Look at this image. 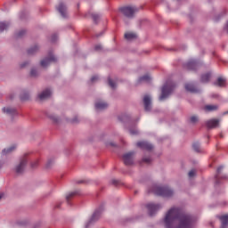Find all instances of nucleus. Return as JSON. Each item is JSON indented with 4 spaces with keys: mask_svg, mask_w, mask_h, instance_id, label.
Wrapping results in <instances>:
<instances>
[{
    "mask_svg": "<svg viewBox=\"0 0 228 228\" xmlns=\"http://www.w3.org/2000/svg\"><path fill=\"white\" fill-rule=\"evenodd\" d=\"M77 194V191L69 192V193L66 196V199H67L68 202L70 200V199H72L73 197H75Z\"/></svg>",
    "mask_w": 228,
    "mask_h": 228,
    "instance_id": "nucleus-30",
    "label": "nucleus"
},
{
    "mask_svg": "<svg viewBox=\"0 0 228 228\" xmlns=\"http://www.w3.org/2000/svg\"><path fill=\"white\" fill-rule=\"evenodd\" d=\"M57 11L60 12L62 18L65 19L68 17V8L64 3L61 2L59 4V5L57 6Z\"/></svg>",
    "mask_w": 228,
    "mask_h": 228,
    "instance_id": "nucleus-9",
    "label": "nucleus"
},
{
    "mask_svg": "<svg viewBox=\"0 0 228 228\" xmlns=\"http://www.w3.org/2000/svg\"><path fill=\"white\" fill-rule=\"evenodd\" d=\"M192 149L196 151V152H200V145L199 142H195L192 143Z\"/></svg>",
    "mask_w": 228,
    "mask_h": 228,
    "instance_id": "nucleus-28",
    "label": "nucleus"
},
{
    "mask_svg": "<svg viewBox=\"0 0 228 228\" xmlns=\"http://www.w3.org/2000/svg\"><path fill=\"white\" fill-rule=\"evenodd\" d=\"M102 48V46L101 45H96L94 46V50H95V51H101Z\"/></svg>",
    "mask_w": 228,
    "mask_h": 228,
    "instance_id": "nucleus-40",
    "label": "nucleus"
},
{
    "mask_svg": "<svg viewBox=\"0 0 228 228\" xmlns=\"http://www.w3.org/2000/svg\"><path fill=\"white\" fill-rule=\"evenodd\" d=\"M218 110V106L215 104H208L204 106V110L206 112H212Z\"/></svg>",
    "mask_w": 228,
    "mask_h": 228,
    "instance_id": "nucleus-20",
    "label": "nucleus"
},
{
    "mask_svg": "<svg viewBox=\"0 0 228 228\" xmlns=\"http://www.w3.org/2000/svg\"><path fill=\"white\" fill-rule=\"evenodd\" d=\"M108 106V103L102 101H98L96 103H94V108H96L97 110H106Z\"/></svg>",
    "mask_w": 228,
    "mask_h": 228,
    "instance_id": "nucleus-17",
    "label": "nucleus"
},
{
    "mask_svg": "<svg viewBox=\"0 0 228 228\" xmlns=\"http://www.w3.org/2000/svg\"><path fill=\"white\" fill-rule=\"evenodd\" d=\"M3 197H4L3 193H0V200H2Z\"/></svg>",
    "mask_w": 228,
    "mask_h": 228,
    "instance_id": "nucleus-48",
    "label": "nucleus"
},
{
    "mask_svg": "<svg viewBox=\"0 0 228 228\" xmlns=\"http://www.w3.org/2000/svg\"><path fill=\"white\" fill-rule=\"evenodd\" d=\"M215 86L225 87L227 86L226 79L223 77H218L216 81L214 82Z\"/></svg>",
    "mask_w": 228,
    "mask_h": 228,
    "instance_id": "nucleus-13",
    "label": "nucleus"
},
{
    "mask_svg": "<svg viewBox=\"0 0 228 228\" xmlns=\"http://www.w3.org/2000/svg\"><path fill=\"white\" fill-rule=\"evenodd\" d=\"M130 134L132 135H137L138 134V130L136 128H130Z\"/></svg>",
    "mask_w": 228,
    "mask_h": 228,
    "instance_id": "nucleus-34",
    "label": "nucleus"
},
{
    "mask_svg": "<svg viewBox=\"0 0 228 228\" xmlns=\"http://www.w3.org/2000/svg\"><path fill=\"white\" fill-rule=\"evenodd\" d=\"M27 99H28V95H27L26 97L21 96V100H22V101H26Z\"/></svg>",
    "mask_w": 228,
    "mask_h": 228,
    "instance_id": "nucleus-43",
    "label": "nucleus"
},
{
    "mask_svg": "<svg viewBox=\"0 0 228 228\" xmlns=\"http://www.w3.org/2000/svg\"><path fill=\"white\" fill-rule=\"evenodd\" d=\"M211 78V73H206L201 75L200 82L201 83H208Z\"/></svg>",
    "mask_w": 228,
    "mask_h": 228,
    "instance_id": "nucleus-23",
    "label": "nucleus"
},
{
    "mask_svg": "<svg viewBox=\"0 0 228 228\" xmlns=\"http://www.w3.org/2000/svg\"><path fill=\"white\" fill-rule=\"evenodd\" d=\"M184 88L187 92L191 93V94H197L200 92V90L192 84L187 83L184 86Z\"/></svg>",
    "mask_w": 228,
    "mask_h": 228,
    "instance_id": "nucleus-14",
    "label": "nucleus"
},
{
    "mask_svg": "<svg viewBox=\"0 0 228 228\" xmlns=\"http://www.w3.org/2000/svg\"><path fill=\"white\" fill-rule=\"evenodd\" d=\"M190 121H191V123L195 124L199 121V118L197 116H191L190 118Z\"/></svg>",
    "mask_w": 228,
    "mask_h": 228,
    "instance_id": "nucleus-32",
    "label": "nucleus"
},
{
    "mask_svg": "<svg viewBox=\"0 0 228 228\" xmlns=\"http://www.w3.org/2000/svg\"><path fill=\"white\" fill-rule=\"evenodd\" d=\"M146 208H148V214H150V216H153L156 214V212L161 208V205L155 203H148V205H146Z\"/></svg>",
    "mask_w": 228,
    "mask_h": 228,
    "instance_id": "nucleus-7",
    "label": "nucleus"
},
{
    "mask_svg": "<svg viewBox=\"0 0 228 228\" xmlns=\"http://www.w3.org/2000/svg\"><path fill=\"white\" fill-rule=\"evenodd\" d=\"M119 11L125 17L133 18L134 14L139 12V8L136 6H124L119 8Z\"/></svg>",
    "mask_w": 228,
    "mask_h": 228,
    "instance_id": "nucleus-4",
    "label": "nucleus"
},
{
    "mask_svg": "<svg viewBox=\"0 0 228 228\" xmlns=\"http://www.w3.org/2000/svg\"><path fill=\"white\" fill-rule=\"evenodd\" d=\"M175 87V85L173 81L167 80L164 86H162V94H160V97H159V100L160 102L165 101L168 96L171 94V93L174 91Z\"/></svg>",
    "mask_w": 228,
    "mask_h": 228,
    "instance_id": "nucleus-2",
    "label": "nucleus"
},
{
    "mask_svg": "<svg viewBox=\"0 0 228 228\" xmlns=\"http://www.w3.org/2000/svg\"><path fill=\"white\" fill-rule=\"evenodd\" d=\"M137 37V35L134 32H126L125 33V38L128 41H132V40H134L136 39Z\"/></svg>",
    "mask_w": 228,
    "mask_h": 228,
    "instance_id": "nucleus-21",
    "label": "nucleus"
},
{
    "mask_svg": "<svg viewBox=\"0 0 228 228\" xmlns=\"http://www.w3.org/2000/svg\"><path fill=\"white\" fill-rule=\"evenodd\" d=\"M26 34V30L22 29L17 33V37H22Z\"/></svg>",
    "mask_w": 228,
    "mask_h": 228,
    "instance_id": "nucleus-35",
    "label": "nucleus"
},
{
    "mask_svg": "<svg viewBox=\"0 0 228 228\" xmlns=\"http://www.w3.org/2000/svg\"><path fill=\"white\" fill-rule=\"evenodd\" d=\"M142 102H144V110L151 111V96L146 94L144 95V98L142 99Z\"/></svg>",
    "mask_w": 228,
    "mask_h": 228,
    "instance_id": "nucleus-12",
    "label": "nucleus"
},
{
    "mask_svg": "<svg viewBox=\"0 0 228 228\" xmlns=\"http://www.w3.org/2000/svg\"><path fill=\"white\" fill-rule=\"evenodd\" d=\"M38 165V160H35L34 162L31 163L32 168H35Z\"/></svg>",
    "mask_w": 228,
    "mask_h": 228,
    "instance_id": "nucleus-39",
    "label": "nucleus"
},
{
    "mask_svg": "<svg viewBox=\"0 0 228 228\" xmlns=\"http://www.w3.org/2000/svg\"><path fill=\"white\" fill-rule=\"evenodd\" d=\"M224 169V167L223 166H220L217 167L216 169V183H218V181H219V174L221 173V171Z\"/></svg>",
    "mask_w": 228,
    "mask_h": 228,
    "instance_id": "nucleus-29",
    "label": "nucleus"
},
{
    "mask_svg": "<svg viewBox=\"0 0 228 228\" xmlns=\"http://www.w3.org/2000/svg\"><path fill=\"white\" fill-rule=\"evenodd\" d=\"M56 208H60V205H57Z\"/></svg>",
    "mask_w": 228,
    "mask_h": 228,
    "instance_id": "nucleus-49",
    "label": "nucleus"
},
{
    "mask_svg": "<svg viewBox=\"0 0 228 228\" xmlns=\"http://www.w3.org/2000/svg\"><path fill=\"white\" fill-rule=\"evenodd\" d=\"M97 80H98V77L97 76H93V77L91 78L92 83H94Z\"/></svg>",
    "mask_w": 228,
    "mask_h": 228,
    "instance_id": "nucleus-41",
    "label": "nucleus"
},
{
    "mask_svg": "<svg viewBox=\"0 0 228 228\" xmlns=\"http://www.w3.org/2000/svg\"><path fill=\"white\" fill-rule=\"evenodd\" d=\"M15 149H16V146L12 145L7 149L3 150L2 154L3 155L9 154V153L12 152Z\"/></svg>",
    "mask_w": 228,
    "mask_h": 228,
    "instance_id": "nucleus-24",
    "label": "nucleus"
},
{
    "mask_svg": "<svg viewBox=\"0 0 228 228\" xmlns=\"http://www.w3.org/2000/svg\"><path fill=\"white\" fill-rule=\"evenodd\" d=\"M118 183L117 180H112V184L116 185Z\"/></svg>",
    "mask_w": 228,
    "mask_h": 228,
    "instance_id": "nucleus-44",
    "label": "nucleus"
},
{
    "mask_svg": "<svg viewBox=\"0 0 228 228\" xmlns=\"http://www.w3.org/2000/svg\"><path fill=\"white\" fill-rule=\"evenodd\" d=\"M38 51V46L35 45L34 47H31L30 49L28 50V53L32 55L35 54Z\"/></svg>",
    "mask_w": 228,
    "mask_h": 228,
    "instance_id": "nucleus-27",
    "label": "nucleus"
},
{
    "mask_svg": "<svg viewBox=\"0 0 228 228\" xmlns=\"http://www.w3.org/2000/svg\"><path fill=\"white\" fill-rule=\"evenodd\" d=\"M198 67V63L195 60H190L186 64L185 68L190 70H195Z\"/></svg>",
    "mask_w": 228,
    "mask_h": 228,
    "instance_id": "nucleus-18",
    "label": "nucleus"
},
{
    "mask_svg": "<svg viewBox=\"0 0 228 228\" xmlns=\"http://www.w3.org/2000/svg\"><path fill=\"white\" fill-rule=\"evenodd\" d=\"M152 192L155 193L157 196H162V197H171L174 194V191L172 189H170L167 186H153V189L151 190Z\"/></svg>",
    "mask_w": 228,
    "mask_h": 228,
    "instance_id": "nucleus-3",
    "label": "nucleus"
},
{
    "mask_svg": "<svg viewBox=\"0 0 228 228\" xmlns=\"http://www.w3.org/2000/svg\"><path fill=\"white\" fill-rule=\"evenodd\" d=\"M109 86H110L112 89L116 88V84L110 77H109Z\"/></svg>",
    "mask_w": 228,
    "mask_h": 228,
    "instance_id": "nucleus-31",
    "label": "nucleus"
},
{
    "mask_svg": "<svg viewBox=\"0 0 228 228\" xmlns=\"http://www.w3.org/2000/svg\"><path fill=\"white\" fill-rule=\"evenodd\" d=\"M142 162H144L146 164H150L151 162V159L150 157L142 158Z\"/></svg>",
    "mask_w": 228,
    "mask_h": 228,
    "instance_id": "nucleus-36",
    "label": "nucleus"
},
{
    "mask_svg": "<svg viewBox=\"0 0 228 228\" xmlns=\"http://www.w3.org/2000/svg\"><path fill=\"white\" fill-rule=\"evenodd\" d=\"M26 65H27V63H23V64H21V68H25V67H26Z\"/></svg>",
    "mask_w": 228,
    "mask_h": 228,
    "instance_id": "nucleus-47",
    "label": "nucleus"
},
{
    "mask_svg": "<svg viewBox=\"0 0 228 228\" xmlns=\"http://www.w3.org/2000/svg\"><path fill=\"white\" fill-rule=\"evenodd\" d=\"M137 147L146 151H151L153 149V145L146 141L137 142Z\"/></svg>",
    "mask_w": 228,
    "mask_h": 228,
    "instance_id": "nucleus-11",
    "label": "nucleus"
},
{
    "mask_svg": "<svg viewBox=\"0 0 228 228\" xmlns=\"http://www.w3.org/2000/svg\"><path fill=\"white\" fill-rule=\"evenodd\" d=\"M165 228H193V219L191 216L183 214L181 208L173 207L164 217Z\"/></svg>",
    "mask_w": 228,
    "mask_h": 228,
    "instance_id": "nucleus-1",
    "label": "nucleus"
},
{
    "mask_svg": "<svg viewBox=\"0 0 228 228\" xmlns=\"http://www.w3.org/2000/svg\"><path fill=\"white\" fill-rule=\"evenodd\" d=\"M225 28H226V30H227V33H228V20L226 22Z\"/></svg>",
    "mask_w": 228,
    "mask_h": 228,
    "instance_id": "nucleus-46",
    "label": "nucleus"
},
{
    "mask_svg": "<svg viewBox=\"0 0 228 228\" xmlns=\"http://www.w3.org/2000/svg\"><path fill=\"white\" fill-rule=\"evenodd\" d=\"M9 26H10L9 22H0V31L4 32V30H7Z\"/></svg>",
    "mask_w": 228,
    "mask_h": 228,
    "instance_id": "nucleus-25",
    "label": "nucleus"
},
{
    "mask_svg": "<svg viewBox=\"0 0 228 228\" xmlns=\"http://www.w3.org/2000/svg\"><path fill=\"white\" fill-rule=\"evenodd\" d=\"M27 163H28V154H25L20 158V163L15 167V171L18 175L22 174L25 171Z\"/></svg>",
    "mask_w": 228,
    "mask_h": 228,
    "instance_id": "nucleus-5",
    "label": "nucleus"
},
{
    "mask_svg": "<svg viewBox=\"0 0 228 228\" xmlns=\"http://www.w3.org/2000/svg\"><path fill=\"white\" fill-rule=\"evenodd\" d=\"M219 124H220V120L217 118H211L206 121V126L208 129L216 128L219 126Z\"/></svg>",
    "mask_w": 228,
    "mask_h": 228,
    "instance_id": "nucleus-10",
    "label": "nucleus"
},
{
    "mask_svg": "<svg viewBox=\"0 0 228 228\" xmlns=\"http://www.w3.org/2000/svg\"><path fill=\"white\" fill-rule=\"evenodd\" d=\"M151 81V76L146 74L141 77H139V82H150Z\"/></svg>",
    "mask_w": 228,
    "mask_h": 228,
    "instance_id": "nucleus-26",
    "label": "nucleus"
},
{
    "mask_svg": "<svg viewBox=\"0 0 228 228\" xmlns=\"http://www.w3.org/2000/svg\"><path fill=\"white\" fill-rule=\"evenodd\" d=\"M101 216V212L100 210H96V212H94V214H93V216L91 217L90 221H88V223H86V228H88L90 224H92V223L97 221Z\"/></svg>",
    "mask_w": 228,
    "mask_h": 228,
    "instance_id": "nucleus-15",
    "label": "nucleus"
},
{
    "mask_svg": "<svg viewBox=\"0 0 228 228\" xmlns=\"http://www.w3.org/2000/svg\"><path fill=\"white\" fill-rule=\"evenodd\" d=\"M196 175V170L195 169H191V170H190L189 172H188V176L190 177V178H192V177H194Z\"/></svg>",
    "mask_w": 228,
    "mask_h": 228,
    "instance_id": "nucleus-33",
    "label": "nucleus"
},
{
    "mask_svg": "<svg viewBox=\"0 0 228 228\" xmlns=\"http://www.w3.org/2000/svg\"><path fill=\"white\" fill-rule=\"evenodd\" d=\"M1 167H2V165L0 164V169H1Z\"/></svg>",
    "mask_w": 228,
    "mask_h": 228,
    "instance_id": "nucleus-50",
    "label": "nucleus"
},
{
    "mask_svg": "<svg viewBox=\"0 0 228 228\" xmlns=\"http://www.w3.org/2000/svg\"><path fill=\"white\" fill-rule=\"evenodd\" d=\"M99 20V15L96 13H93V20H94V22H96Z\"/></svg>",
    "mask_w": 228,
    "mask_h": 228,
    "instance_id": "nucleus-38",
    "label": "nucleus"
},
{
    "mask_svg": "<svg viewBox=\"0 0 228 228\" xmlns=\"http://www.w3.org/2000/svg\"><path fill=\"white\" fill-rule=\"evenodd\" d=\"M134 152L129 151L123 154V162H125V166H132L134 164Z\"/></svg>",
    "mask_w": 228,
    "mask_h": 228,
    "instance_id": "nucleus-6",
    "label": "nucleus"
},
{
    "mask_svg": "<svg viewBox=\"0 0 228 228\" xmlns=\"http://www.w3.org/2000/svg\"><path fill=\"white\" fill-rule=\"evenodd\" d=\"M77 122L78 120L77 119V118L72 120V123H77Z\"/></svg>",
    "mask_w": 228,
    "mask_h": 228,
    "instance_id": "nucleus-45",
    "label": "nucleus"
},
{
    "mask_svg": "<svg viewBox=\"0 0 228 228\" xmlns=\"http://www.w3.org/2000/svg\"><path fill=\"white\" fill-rule=\"evenodd\" d=\"M56 61H57V59L52 53H50L49 57H47V58H45V59L41 61V67L46 68L52 62H55Z\"/></svg>",
    "mask_w": 228,
    "mask_h": 228,
    "instance_id": "nucleus-8",
    "label": "nucleus"
},
{
    "mask_svg": "<svg viewBox=\"0 0 228 228\" xmlns=\"http://www.w3.org/2000/svg\"><path fill=\"white\" fill-rule=\"evenodd\" d=\"M219 220L221 221L220 228H227L228 227V214L226 216H220Z\"/></svg>",
    "mask_w": 228,
    "mask_h": 228,
    "instance_id": "nucleus-19",
    "label": "nucleus"
},
{
    "mask_svg": "<svg viewBox=\"0 0 228 228\" xmlns=\"http://www.w3.org/2000/svg\"><path fill=\"white\" fill-rule=\"evenodd\" d=\"M52 95V92L49 88L44 90L40 94H39V99L41 101H44V100H46V99H49Z\"/></svg>",
    "mask_w": 228,
    "mask_h": 228,
    "instance_id": "nucleus-16",
    "label": "nucleus"
},
{
    "mask_svg": "<svg viewBox=\"0 0 228 228\" xmlns=\"http://www.w3.org/2000/svg\"><path fill=\"white\" fill-rule=\"evenodd\" d=\"M51 118H52L54 122H56V123L58 122V118H57V117H54V116H53V117H51Z\"/></svg>",
    "mask_w": 228,
    "mask_h": 228,
    "instance_id": "nucleus-42",
    "label": "nucleus"
},
{
    "mask_svg": "<svg viewBox=\"0 0 228 228\" xmlns=\"http://www.w3.org/2000/svg\"><path fill=\"white\" fill-rule=\"evenodd\" d=\"M30 75H31V77H37V69H31V72H30Z\"/></svg>",
    "mask_w": 228,
    "mask_h": 228,
    "instance_id": "nucleus-37",
    "label": "nucleus"
},
{
    "mask_svg": "<svg viewBox=\"0 0 228 228\" xmlns=\"http://www.w3.org/2000/svg\"><path fill=\"white\" fill-rule=\"evenodd\" d=\"M4 113H6L7 115L13 116L16 114V109L7 107L3 109Z\"/></svg>",
    "mask_w": 228,
    "mask_h": 228,
    "instance_id": "nucleus-22",
    "label": "nucleus"
}]
</instances>
